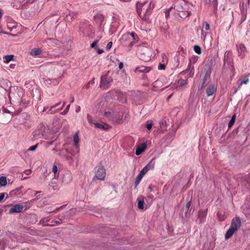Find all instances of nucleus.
Here are the masks:
<instances>
[{
  "instance_id": "0e129e2a",
  "label": "nucleus",
  "mask_w": 250,
  "mask_h": 250,
  "mask_svg": "<svg viewBox=\"0 0 250 250\" xmlns=\"http://www.w3.org/2000/svg\"><path fill=\"white\" fill-rule=\"evenodd\" d=\"M120 0L124 1V2H127V1H129L130 0Z\"/></svg>"
},
{
  "instance_id": "4be33fe9",
  "label": "nucleus",
  "mask_w": 250,
  "mask_h": 250,
  "mask_svg": "<svg viewBox=\"0 0 250 250\" xmlns=\"http://www.w3.org/2000/svg\"><path fill=\"white\" fill-rule=\"evenodd\" d=\"M61 104L60 102L56 104H55L54 105H53L52 106L50 107V108L48 109V110L47 111V113L48 114H54L56 112H57L58 111V110H54V109L58 106L59 105H60Z\"/></svg>"
},
{
  "instance_id": "aec40b11",
  "label": "nucleus",
  "mask_w": 250,
  "mask_h": 250,
  "mask_svg": "<svg viewBox=\"0 0 250 250\" xmlns=\"http://www.w3.org/2000/svg\"><path fill=\"white\" fill-rule=\"evenodd\" d=\"M146 144L143 143L141 146L137 147L136 150L135 154L137 155H140L146 148Z\"/></svg>"
},
{
  "instance_id": "a19ab883",
  "label": "nucleus",
  "mask_w": 250,
  "mask_h": 250,
  "mask_svg": "<svg viewBox=\"0 0 250 250\" xmlns=\"http://www.w3.org/2000/svg\"><path fill=\"white\" fill-rule=\"evenodd\" d=\"M166 68V65L163 63H160L159 65H158V69H160V70H164Z\"/></svg>"
},
{
  "instance_id": "2eb2a0df",
  "label": "nucleus",
  "mask_w": 250,
  "mask_h": 250,
  "mask_svg": "<svg viewBox=\"0 0 250 250\" xmlns=\"http://www.w3.org/2000/svg\"><path fill=\"white\" fill-rule=\"evenodd\" d=\"M146 173V172H145L142 169L140 172L139 174L137 176L135 181V188H137V187L138 186L139 183H140L142 179L143 178V176L145 175V174Z\"/></svg>"
},
{
  "instance_id": "69168bd1",
  "label": "nucleus",
  "mask_w": 250,
  "mask_h": 250,
  "mask_svg": "<svg viewBox=\"0 0 250 250\" xmlns=\"http://www.w3.org/2000/svg\"><path fill=\"white\" fill-rule=\"evenodd\" d=\"M47 108H48V107H45L44 108V109H43V111H45Z\"/></svg>"
},
{
  "instance_id": "de8ad7c7",
  "label": "nucleus",
  "mask_w": 250,
  "mask_h": 250,
  "mask_svg": "<svg viewBox=\"0 0 250 250\" xmlns=\"http://www.w3.org/2000/svg\"><path fill=\"white\" fill-rule=\"evenodd\" d=\"M124 66L123 63L122 62H120L119 64V68L121 69L123 68Z\"/></svg>"
},
{
  "instance_id": "6ab92c4d",
  "label": "nucleus",
  "mask_w": 250,
  "mask_h": 250,
  "mask_svg": "<svg viewBox=\"0 0 250 250\" xmlns=\"http://www.w3.org/2000/svg\"><path fill=\"white\" fill-rule=\"evenodd\" d=\"M144 197L142 196H140L137 198V206L139 209H143L144 208L145 203L144 201Z\"/></svg>"
},
{
  "instance_id": "58836bf2",
  "label": "nucleus",
  "mask_w": 250,
  "mask_h": 250,
  "mask_svg": "<svg viewBox=\"0 0 250 250\" xmlns=\"http://www.w3.org/2000/svg\"><path fill=\"white\" fill-rule=\"evenodd\" d=\"M5 195H6V197H7V194L5 193H2L0 194V202H2V201L5 198Z\"/></svg>"
},
{
  "instance_id": "dca6fc26",
  "label": "nucleus",
  "mask_w": 250,
  "mask_h": 250,
  "mask_svg": "<svg viewBox=\"0 0 250 250\" xmlns=\"http://www.w3.org/2000/svg\"><path fill=\"white\" fill-rule=\"evenodd\" d=\"M231 52L229 51H227L224 54V65H225L226 63L230 64L231 63V59L229 58V56L231 55Z\"/></svg>"
},
{
  "instance_id": "6e6552de",
  "label": "nucleus",
  "mask_w": 250,
  "mask_h": 250,
  "mask_svg": "<svg viewBox=\"0 0 250 250\" xmlns=\"http://www.w3.org/2000/svg\"><path fill=\"white\" fill-rule=\"evenodd\" d=\"M205 72L204 74L202 83H201V86L199 87L198 90H201L204 87V85L206 82L210 78V75L211 73V69L208 68L207 69H205Z\"/></svg>"
},
{
  "instance_id": "20e7f679",
  "label": "nucleus",
  "mask_w": 250,
  "mask_h": 250,
  "mask_svg": "<svg viewBox=\"0 0 250 250\" xmlns=\"http://www.w3.org/2000/svg\"><path fill=\"white\" fill-rule=\"evenodd\" d=\"M106 176L105 169L101 164L98 166L97 170L95 171V176L93 178L94 181L96 178L98 180L103 181Z\"/></svg>"
},
{
  "instance_id": "c9c22d12",
  "label": "nucleus",
  "mask_w": 250,
  "mask_h": 250,
  "mask_svg": "<svg viewBox=\"0 0 250 250\" xmlns=\"http://www.w3.org/2000/svg\"><path fill=\"white\" fill-rule=\"evenodd\" d=\"M35 195H37V197L32 199V200H35L36 199H39L40 197L42 195V191H37L35 193Z\"/></svg>"
},
{
  "instance_id": "f8f14e48",
  "label": "nucleus",
  "mask_w": 250,
  "mask_h": 250,
  "mask_svg": "<svg viewBox=\"0 0 250 250\" xmlns=\"http://www.w3.org/2000/svg\"><path fill=\"white\" fill-rule=\"evenodd\" d=\"M217 91V84L211 83L209 84L206 89L207 96L210 97L215 94Z\"/></svg>"
},
{
  "instance_id": "ea45409f",
  "label": "nucleus",
  "mask_w": 250,
  "mask_h": 250,
  "mask_svg": "<svg viewBox=\"0 0 250 250\" xmlns=\"http://www.w3.org/2000/svg\"><path fill=\"white\" fill-rule=\"evenodd\" d=\"M70 106V104H68L66 106V107L65 108L64 110L62 113V114H63V115L66 114L68 112V110L69 109Z\"/></svg>"
},
{
  "instance_id": "39448f33",
  "label": "nucleus",
  "mask_w": 250,
  "mask_h": 250,
  "mask_svg": "<svg viewBox=\"0 0 250 250\" xmlns=\"http://www.w3.org/2000/svg\"><path fill=\"white\" fill-rule=\"evenodd\" d=\"M250 75V74L248 75H243L241 78H240L237 81V87L235 88L234 90V94L236 93L237 92L240 90L244 84H248L249 83L250 79L249 76Z\"/></svg>"
},
{
  "instance_id": "5fc2aeb1",
  "label": "nucleus",
  "mask_w": 250,
  "mask_h": 250,
  "mask_svg": "<svg viewBox=\"0 0 250 250\" xmlns=\"http://www.w3.org/2000/svg\"><path fill=\"white\" fill-rule=\"evenodd\" d=\"M63 206H62L60 208H56L55 210H54V212H57L61 208H62Z\"/></svg>"
},
{
  "instance_id": "680f3d73",
  "label": "nucleus",
  "mask_w": 250,
  "mask_h": 250,
  "mask_svg": "<svg viewBox=\"0 0 250 250\" xmlns=\"http://www.w3.org/2000/svg\"><path fill=\"white\" fill-rule=\"evenodd\" d=\"M128 37L127 35H124L122 38V40H124L125 38L126 39Z\"/></svg>"
},
{
  "instance_id": "79ce46f5",
  "label": "nucleus",
  "mask_w": 250,
  "mask_h": 250,
  "mask_svg": "<svg viewBox=\"0 0 250 250\" xmlns=\"http://www.w3.org/2000/svg\"><path fill=\"white\" fill-rule=\"evenodd\" d=\"M152 124L151 123H149L148 122H147L146 125V128L148 130H150L152 128Z\"/></svg>"
},
{
  "instance_id": "2f4dec72",
  "label": "nucleus",
  "mask_w": 250,
  "mask_h": 250,
  "mask_svg": "<svg viewBox=\"0 0 250 250\" xmlns=\"http://www.w3.org/2000/svg\"><path fill=\"white\" fill-rule=\"evenodd\" d=\"M33 51V52H32V55L36 56L40 54L42 50L41 49H34Z\"/></svg>"
},
{
  "instance_id": "393cba45",
  "label": "nucleus",
  "mask_w": 250,
  "mask_h": 250,
  "mask_svg": "<svg viewBox=\"0 0 250 250\" xmlns=\"http://www.w3.org/2000/svg\"><path fill=\"white\" fill-rule=\"evenodd\" d=\"M104 115L105 117L107 118L109 120L112 121H114V118H113V114L111 112H108V111H106L104 113Z\"/></svg>"
},
{
  "instance_id": "ddd939ff",
  "label": "nucleus",
  "mask_w": 250,
  "mask_h": 250,
  "mask_svg": "<svg viewBox=\"0 0 250 250\" xmlns=\"http://www.w3.org/2000/svg\"><path fill=\"white\" fill-rule=\"evenodd\" d=\"M238 56L242 59H243L246 56L247 51L246 48L244 44H240L237 45Z\"/></svg>"
},
{
  "instance_id": "864d4df0",
  "label": "nucleus",
  "mask_w": 250,
  "mask_h": 250,
  "mask_svg": "<svg viewBox=\"0 0 250 250\" xmlns=\"http://www.w3.org/2000/svg\"><path fill=\"white\" fill-rule=\"evenodd\" d=\"M15 64H11L10 65H9V67L12 68V69H14L15 68Z\"/></svg>"
},
{
  "instance_id": "7ed1b4c3",
  "label": "nucleus",
  "mask_w": 250,
  "mask_h": 250,
  "mask_svg": "<svg viewBox=\"0 0 250 250\" xmlns=\"http://www.w3.org/2000/svg\"><path fill=\"white\" fill-rule=\"evenodd\" d=\"M23 89L18 86H12L10 88L9 97L10 100L19 101L23 95Z\"/></svg>"
},
{
  "instance_id": "3c124183",
  "label": "nucleus",
  "mask_w": 250,
  "mask_h": 250,
  "mask_svg": "<svg viewBox=\"0 0 250 250\" xmlns=\"http://www.w3.org/2000/svg\"><path fill=\"white\" fill-rule=\"evenodd\" d=\"M37 146L38 145L37 144L35 146H32V151H34L36 149V148L37 147Z\"/></svg>"
},
{
  "instance_id": "f704fd0d",
  "label": "nucleus",
  "mask_w": 250,
  "mask_h": 250,
  "mask_svg": "<svg viewBox=\"0 0 250 250\" xmlns=\"http://www.w3.org/2000/svg\"><path fill=\"white\" fill-rule=\"evenodd\" d=\"M207 36V33L204 31V30H202L201 32V38L203 39L204 42H205V40Z\"/></svg>"
},
{
  "instance_id": "bf43d9fd",
  "label": "nucleus",
  "mask_w": 250,
  "mask_h": 250,
  "mask_svg": "<svg viewBox=\"0 0 250 250\" xmlns=\"http://www.w3.org/2000/svg\"><path fill=\"white\" fill-rule=\"evenodd\" d=\"M65 102H63V104H62V106L61 107V108L60 109H59L58 110V111H59V110H62V109L63 108V107H64V105H65Z\"/></svg>"
},
{
  "instance_id": "a18cd8bd",
  "label": "nucleus",
  "mask_w": 250,
  "mask_h": 250,
  "mask_svg": "<svg viewBox=\"0 0 250 250\" xmlns=\"http://www.w3.org/2000/svg\"><path fill=\"white\" fill-rule=\"evenodd\" d=\"M45 220V218L42 219V220L40 221V223L42 224L43 226H47V225H49L48 223H47V222L48 221H46V222L45 223L44 222Z\"/></svg>"
},
{
  "instance_id": "8fccbe9b",
  "label": "nucleus",
  "mask_w": 250,
  "mask_h": 250,
  "mask_svg": "<svg viewBox=\"0 0 250 250\" xmlns=\"http://www.w3.org/2000/svg\"><path fill=\"white\" fill-rule=\"evenodd\" d=\"M232 132L236 134H237L238 132V128H236V129L233 130Z\"/></svg>"
},
{
  "instance_id": "c85d7f7f",
  "label": "nucleus",
  "mask_w": 250,
  "mask_h": 250,
  "mask_svg": "<svg viewBox=\"0 0 250 250\" xmlns=\"http://www.w3.org/2000/svg\"><path fill=\"white\" fill-rule=\"evenodd\" d=\"M53 172L54 173L55 177L59 176V172H58V167L56 165H54L52 169Z\"/></svg>"
},
{
  "instance_id": "6e6d98bb",
  "label": "nucleus",
  "mask_w": 250,
  "mask_h": 250,
  "mask_svg": "<svg viewBox=\"0 0 250 250\" xmlns=\"http://www.w3.org/2000/svg\"><path fill=\"white\" fill-rule=\"evenodd\" d=\"M94 78H93L90 82H89V83H94Z\"/></svg>"
},
{
  "instance_id": "4c0bfd02",
  "label": "nucleus",
  "mask_w": 250,
  "mask_h": 250,
  "mask_svg": "<svg viewBox=\"0 0 250 250\" xmlns=\"http://www.w3.org/2000/svg\"><path fill=\"white\" fill-rule=\"evenodd\" d=\"M112 44H113V43L112 42H110L107 43V44L106 45V50L109 51L111 49V48L112 46Z\"/></svg>"
},
{
  "instance_id": "4d7b16f0",
  "label": "nucleus",
  "mask_w": 250,
  "mask_h": 250,
  "mask_svg": "<svg viewBox=\"0 0 250 250\" xmlns=\"http://www.w3.org/2000/svg\"><path fill=\"white\" fill-rule=\"evenodd\" d=\"M10 236H9V237L12 239V240H14V239H13V237H15V235L13 234H10Z\"/></svg>"
},
{
  "instance_id": "37998d69",
  "label": "nucleus",
  "mask_w": 250,
  "mask_h": 250,
  "mask_svg": "<svg viewBox=\"0 0 250 250\" xmlns=\"http://www.w3.org/2000/svg\"><path fill=\"white\" fill-rule=\"evenodd\" d=\"M87 121L89 122V123L94 124L93 122V121H92V117L90 115L87 114Z\"/></svg>"
},
{
  "instance_id": "c756f323",
  "label": "nucleus",
  "mask_w": 250,
  "mask_h": 250,
  "mask_svg": "<svg viewBox=\"0 0 250 250\" xmlns=\"http://www.w3.org/2000/svg\"><path fill=\"white\" fill-rule=\"evenodd\" d=\"M209 28V24L207 22H204L203 23L202 30H204L205 29V30H208Z\"/></svg>"
},
{
  "instance_id": "9d476101",
  "label": "nucleus",
  "mask_w": 250,
  "mask_h": 250,
  "mask_svg": "<svg viewBox=\"0 0 250 250\" xmlns=\"http://www.w3.org/2000/svg\"><path fill=\"white\" fill-rule=\"evenodd\" d=\"M13 117L12 114H6L4 113L0 114V123L2 124H8L11 120Z\"/></svg>"
},
{
  "instance_id": "f03ea898",
  "label": "nucleus",
  "mask_w": 250,
  "mask_h": 250,
  "mask_svg": "<svg viewBox=\"0 0 250 250\" xmlns=\"http://www.w3.org/2000/svg\"><path fill=\"white\" fill-rule=\"evenodd\" d=\"M241 222L238 217H235L232 219L231 225L229 229L226 233L225 237L226 239L231 237L233 233L241 227Z\"/></svg>"
},
{
  "instance_id": "c03bdc74",
  "label": "nucleus",
  "mask_w": 250,
  "mask_h": 250,
  "mask_svg": "<svg viewBox=\"0 0 250 250\" xmlns=\"http://www.w3.org/2000/svg\"><path fill=\"white\" fill-rule=\"evenodd\" d=\"M2 113H4L6 114H12L8 109H7L5 107H2Z\"/></svg>"
},
{
  "instance_id": "72a5a7b5",
  "label": "nucleus",
  "mask_w": 250,
  "mask_h": 250,
  "mask_svg": "<svg viewBox=\"0 0 250 250\" xmlns=\"http://www.w3.org/2000/svg\"><path fill=\"white\" fill-rule=\"evenodd\" d=\"M146 70V68L144 66L139 67L136 68L135 72H144Z\"/></svg>"
},
{
  "instance_id": "412c9836",
  "label": "nucleus",
  "mask_w": 250,
  "mask_h": 250,
  "mask_svg": "<svg viewBox=\"0 0 250 250\" xmlns=\"http://www.w3.org/2000/svg\"><path fill=\"white\" fill-rule=\"evenodd\" d=\"M94 124L96 128L101 129L103 130H107L110 128V126L105 124H101L100 123H94Z\"/></svg>"
},
{
  "instance_id": "e2e57ef3",
  "label": "nucleus",
  "mask_w": 250,
  "mask_h": 250,
  "mask_svg": "<svg viewBox=\"0 0 250 250\" xmlns=\"http://www.w3.org/2000/svg\"><path fill=\"white\" fill-rule=\"evenodd\" d=\"M74 102V97H72L71 99V101H70V103H72Z\"/></svg>"
},
{
  "instance_id": "a211bd4d",
  "label": "nucleus",
  "mask_w": 250,
  "mask_h": 250,
  "mask_svg": "<svg viewBox=\"0 0 250 250\" xmlns=\"http://www.w3.org/2000/svg\"><path fill=\"white\" fill-rule=\"evenodd\" d=\"M207 215V212L205 210H200L198 212V218L199 219L200 223H203L204 222L205 219L206 218Z\"/></svg>"
},
{
  "instance_id": "5701e85b",
  "label": "nucleus",
  "mask_w": 250,
  "mask_h": 250,
  "mask_svg": "<svg viewBox=\"0 0 250 250\" xmlns=\"http://www.w3.org/2000/svg\"><path fill=\"white\" fill-rule=\"evenodd\" d=\"M14 56L13 55H6L3 57V62L5 63H8L14 60Z\"/></svg>"
},
{
  "instance_id": "b1692460",
  "label": "nucleus",
  "mask_w": 250,
  "mask_h": 250,
  "mask_svg": "<svg viewBox=\"0 0 250 250\" xmlns=\"http://www.w3.org/2000/svg\"><path fill=\"white\" fill-rule=\"evenodd\" d=\"M74 145L77 149L79 147V138L78 133H76L73 136Z\"/></svg>"
},
{
  "instance_id": "473e14b6",
  "label": "nucleus",
  "mask_w": 250,
  "mask_h": 250,
  "mask_svg": "<svg viewBox=\"0 0 250 250\" xmlns=\"http://www.w3.org/2000/svg\"><path fill=\"white\" fill-rule=\"evenodd\" d=\"M6 243L4 240L0 241V248L2 250H4L5 248Z\"/></svg>"
},
{
  "instance_id": "603ef678",
  "label": "nucleus",
  "mask_w": 250,
  "mask_h": 250,
  "mask_svg": "<svg viewBox=\"0 0 250 250\" xmlns=\"http://www.w3.org/2000/svg\"><path fill=\"white\" fill-rule=\"evenodd\" d=\"M31 150V147H30L28 150L26 151V152L25 153V155H26V154H27L28 153V152H29V151Z\"/></svg>"
},
{
  "instance_id": "9b49d317",
  "label": "nucleus",
  "mask_w": 250,
  "mask_h": 250,
  "mask_svg": "<svg viewBox=\"0 0 250 250\" xmlns=\"http://www.w3.org/2000/svg\"><path fill=\"white\" fill-rule=\"evenodd\" d=\"M188 84V78L186 79H180L171 85V88L175 89L178 87H183Z\"/></svg>"
},
{
  "instance_id": "774afa93",
  "label": "nucleus",
  "mask_w": 250,
  "mask_h": 250,
  "mask_svg": "<svg viewBox=\"0 0 250 250\" xmlns=\"http://www.w3.org/2000/svg\"><path fill=\"white\" fill-rule=\"evenodd\" d=\"M173 8V6H172L168 10V11L169 12L172 8Z\"/></svg>"
},
{
  "instance_id": "f257e3e1",
  "label": "nucleus",
  "mask_w": 250,
  "mask_h": 250,
  "mask_svg": "<svg viewBox=\"0 0 250 250\" xmlns=\"http://www.w3.org/2000/svg\"><path fill=\"white\" fill-rule=\"evenodd\" d=\"M147 1H143L137 2L136 3L137 12L141 19L146 21L149 19V16L151 15L152 10L154 7V4L151 2H149L147 5L146 4Z\"/></svg>"
},
{
  "instance_id": "1a4fd4ad",
  "label": "nucleus",
  "mask_w": 250,
  "mask_h": 250,
  "mask_svg": "<svg viewBox=\"0 0 250 250\" xmlns=\"http://www.w3.org/2000/svg\"><path fill=\"white\" fill-rule=\"evenodd\" d=\"M29 0H15L12 3V6L18 9L26 6Z\"/></svg>"
},
{
  "instance_id": "7c9ffc66",
  "label": "nucleus",
  "mask_w": 250,
  "mask_h": 250,
  "mask_svg": "<svg viewBox=\"0 0 250 250\" xmlns=\"http://www.w3.org/2000/svg\"><path fill=\"white\" fill-rule=\"evenodd\" d=\"M31 173V170L30 169H28V170H25L24 171V173L23 174H22V179H25L27 178V177L26 176H24V175H29Z\"/></svg>"
},
{
  "instance_id": "423d86ee",
  "label": "nucleus",
  "mask_w": 250,
  "mask_h": 250,
  "mask_svg": "<svg viewBox=\"0 0 250 250\" xmlns=\"http://www.w3.org/2000/svg\"><path fill=\"white\" fill-rule=\"evenodd\" d=\"M196 61L197 59L195 57H193L192 59H190V62L188 66V68L186 70L181 72L180 74H185L187 73H189L188 75V78L192 77L194 73V66L191 64V62L193 61V62L194 63L196 62Z\"/></svg>"
},
{
  "instance_id": "338daca9",
  "label": "nucleus",
  "mask_w": 250,
  "mask_h": 250,
  "mask_svg": "<svg viewBox=\"0 0 250 250\" xmlns=\"http://www.w3.org/2000/svg\"><path fill=\"white\" fill-rule=\"evenodd\" d=\"M148 197H149L150 198H152L153 197V196L152 195H149Z\"/></svg>"
},
{
  "instance_id": "e433bc0d",
  "label": "nucleus",
  "mask_w": 250,
  "mask_h": 250,
  "mask_svg": "<svg viewBox=\"0 0 250 250\" xmlns=\"http://www.w3.org/2000/svg\"><path fill=\"white\" fill-rule=\"evenodd\" d=\"M99 40H96V41H95L90 45L91 47V48H96L97 45H98V43L99 42Z\"/></svg>"
},
{
  "instance_id": "f3484780",
  "label": "nucleus",
  "mask_w": 250,
  "mask_h": 250,
  "mask_svg": "<svg viewBox=\"0 0 250 250\" xmlns=\"http://www.w3.org/2000/svg\"><path fill=\"white\" fill-rule=\"evenodd\" d=\"M155 161L154 159L153 158L143 169L146 173L150 169L153 168L154 167L155 165Z\"/></svg>"
},
{
  "instance_id": "052dcab7",
  "label": "nucleus",
  "mask_w": 250,
  "mask_h": 250,
  "mask_svg": "<svg viewBox=\"0 0 250 250\" xmlns=\"http://www.w3.org/2000/svg\"><path fill=\"white\" fill-rule=\"evenodd\" d=\"M130 34L133 37H134L135 36H136V34L134 32H132Z\"/></svg>"
},
{
  "instance_id": "09e8293b",
  "label": "nucleus",
  "mask_w": 250,
  "mask_h": 250,
  "mask_svg": "<svg viewBox=\"0 0 250 250\" xmlns=\"http://www.w3.org/2000/svg\"><path fill=\"white\" fill-rule=\"evenodd\" d=\"M103 52H104V50L103 49H99V48L97 49V53L99 54H101L103 53Z\"/></svg>"
},
{
  "instance_id": "bb28decb",
  "label": "nucleus",
  "mask_w": 250,
  "mask_h": 250,
  "mask_svg": "<svg viewBox=\"0 0 250 250\" xmlns=\"http://www.w3.org/2000/svg\"><path fill=\"white\" fill-rule=\"evenodd\" d=\"M7 185L6 177L5 176H1L0 177V186L3 187Z\"/></svg>"
},
{
  "instance_id": "0eeeda50",
  "label": "nucleus",
  "mask_w": 250,
  "mask_h": 250,
  "mask_svg": "<svg viewBox=\"0 0 250 250\" xmlns=\"http://www.w3.org/2000/svg\"><path fill=\"white\" fill-rule=\"evenodd\" d=\"M112 82V79L108 77L107 74L102 76L101 78L100 87L106 89L109 87L110 83Z\"/></svg>"
},
{
  "instance_id": "a878e982",
  "label": "nucleus",
  "mask_w": 250,
  "mask_h": 250,
  "mask_svg": "<svg viewBox=\"0 0 250 250\" xmlns=\"http://www.w3.org/2000/svg\"><path fill=\"white\" fill-rule=\"evenodd\" d=\"M236 117V114H234L232 116L231 119L230 120V121L229 122V124H228L229 129L230 128L232 127V126L234 125Z\"/></svg>"
},
{
  "instance_id": "4468645a",
  "label": "nucleus",
  "mask_w": 250,
  "mask_h": 250,
  "mask_svg": "<svg viewBox=\"0 0 250 250\" xmlns=\"http://www.w3.org/2000/svg\"><path fill=\"white\" fill-rule=\"evenodd\" d=\"M23 207L22 205L17 204L12 207L9 209V213H18L21 212L23 209Z\"/></svg>"
},
{
  "instance_id": "13d9d810",
  "label": "nucleus",
  "mask_w": 250,
  "mask_h": 250,
  "mask_svg": "<svg viewBox=\"0 0 250 250\" xmlns=\"http://www.w3.org/2000/svg\"><path fill=\"white\" fill-rule=\"evenodd\" d=\"M55 223H56L57 224H60L61 223V220L59 219V221H55Z\"/></svg>"
},
{
  "instance_id": "49530a36",
  "label": "nucleus",
  "mask_w": 250,
  "mask_h": 250,
  "mask_svg": "<svg viewBox=\"0 0 250 250\" xmlns=\"http://www.w3.org/2000/svg\"><path fill=\"white\" fill-rule=\"evenodd\" d=\"M191 206V201L188 202L186 205V209L188 210Z\"/></svg>"
},
{
  "instance_id": "cd10ccee",
  "label": "nucleus",
  "mask_w": 250,
  "mask_h": 250,
  "mask_svg": "<svg viewBox=\"0 0 250 250\" xmlns=\"http://www.w3.org/2000/svg\"><path fill=\"white\" fill-rule=\"evenodd\" d=\"M194 51L198 54L200 55L201 54V48L197 45L194 46Z\"/></svg>"
}]
</instances>
